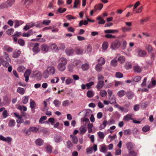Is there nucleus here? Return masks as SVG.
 <instances>
[{
  "label": "nucleus",
  "mask_w": 156,
  "mask_h": 156,
  "mask_svg": "<svg viewBox=\"0 0 156 156\" xmlns=\"http://www.w3.org/2000/svg\"><path fill=\"white\" fill-rule=\"evenodd\" d=\"M73 80L72 79L68 78L66 80V84L68 85L73 82Z\"/></svg>",
  "instance_id": "nucleus-59"
},
{
  "label": "nucleus",
  "mask_w": 156,
  "mask_h": 156,
  "mask_svg": "<svg viewBox=\"0 0 156 156\" xmlns=\"http://www.w3.org/2000/svg\"><path fill=\"white\" fill-rule=\"evenodd\" d=\"M121 41L119 39H116L114 41L112 42L111 45V48L113 49H115L119 48L121 46Z\"/></svg>",
  "instance_id": "nucleus-2"
},
{
  "label": "nucleus",
  "mask_w": 156,
  "mask_h": 156,
  "mask_svg": "<svg viewBox=\"0 0 156 156\" xmlns=\"http://www.w3.org/2000/svg\"><path fill=\"white\" fill-rule=\"evenodd\" d=\"M51 23V20H44L42 22V24L45 25H48Z\"/></svg>",
  "instance_id": "nucleus-60"
},
{
  "label": "nucleus",
  "mask_w": 156,
  "mask_h": 156,
  "mask_svg": "<svg viewBox=\"0 0 156 156\" xmlns=\"http://www.w3.org/2000/svg\"><path fill=\"white\" fill-rule=\"evenodd\" d=\"M94 84V83L93 82H90L89 83H88L86 84V86L87 87V89H89L91 88V86Z\"/></svg>",
  "instance_id": "nucleus-54"
},
{
  "label": "nucleus",
  "mask_w": 156,
  "mask_h": 156,
  "mask_svg": "<svg viewBox=\"0 0 156 156\" xmlns=\"http://www.w3.org/2000/svg\"><path fill=\"white\" fill-rule=\"evenodd\" d=\"M142 10V6L140 7L137 9H135V12H133L135 13H140Z\"/></svg>",
  "instance_id": "nucleus-63"
},
{
  "label": "nucleus",
  "mask_w": 156,
  "mask_h": 156,
  "mask_svg": "<svg viewBox=\"0 0 156 156\" xmlns=\"http://www.w3.org/2000/svg\"><path fill=\"white\" fill-rule=\"evenodd\" d=\"M0 140L4 141L7 142L8 143H10L12 140V139L9 137L5 138L2 135L0 136Z\"/></svg>",
  "instance_id": "nucleus-7"
},
{
  "label": "nucleus",
  "mask_w": 156,
  "mask_h": 156,
  "mask_svg": "<svg viewBox=\"0 0 156 156\" xmlns=\"http://www.w3.org/2000/svg\"><path fill=\"white\" fill-rule=\"evenodd\" d=\"M133 94L131 91H128L126 93V96L129 99H132L133 96Z\"/></svg>",
  "instance_id": "nucleus-32"
},
{
  "label": "nucleus",
  "mask_w": 156,
  "mask_h": 156,
  "mask_svg": "<svg viewBox=\"0 0 156 156\" xmlns=\"http://www.w3.org/2000/svg\"><path fill=\"white\" fill-rule=\"evenodd\" d=\"M129 155L131 156H136L137 152L134 151L133 149L129 151Z\"/></svg>",
  "instance_id": "nucleus-43"
},
{
  "label": "nucleus",
  "mask_w": 156,
  "mask_h": 156,
  "mask_svg": "<svg viewBox=\"0 0 156 156\" xmlns=\"http://www.w3.org/2000/svg\"><path fill=\"white\" fill-rule=\"evenodd\" d=\"M29 130L30 132L35 133L38 130V129L35 127H31L29 128Z\"/></svg>",
  "instance_id": "nucleus-40"
},
{
  "label": "nucleus",
  "mask_w": 156,
  "mask_h": 156,
  "mask_svg": "<svg viewBox=\"0 0 156 156\" xmlns=\"http://www.w3.org/2000/svg\"><path fill=\"white\" fill-rule=\"evenodd\" d=\"M35 143L37 145L41 146L43 144L44 142L42 139L38 138L35 140Z\"/></svg>",
  "instance_id": "nucleus-21"
},
{
  "label": "nucleus",
  "mask_w": 156,
  "mask_h": 156,
  "mask_svg": "<svg viewBox=\"0 0 156 156\" xmlns=\"http://www.w3.org/2000/svg\"><path fill=\"white\" fill-rule=\"evenodd\" d=\"M121 42H122V44H121L120 46L121 48L123 49L125 48L126 46V42L123 39H122Z\"/></svg>",
  "instance_id": "nucleus-36"
},
{
  "label": "nucleus",
  "mask_w": 156,
  "mask_h": 156,
  "mask_svg": "<svg viewBox=\"0 0 156 156\" xmlns=\"http://www.w3.org/2000/svg\"><path fill=\"white\" fill-rule=\"evenodd\" d=\"M102 65L99 64L95 66V69L98 72H100L102 69Z\"/></svg>",
  "instance_id": "nucleus-41"
},
{
  "label": "nucleus",
  "mask_w": 156,
  "mask_h": 156,
  "mask_svg": "<svg viewBox=\"0 0 156 156\" xmlns=\"http://www.w3.org/2000/svg\"><path fill=\"white\" fill-rule=\"evenodd\" d=\"M43 103L44 105V108H43V110L44 111L46 109L48 110V108L47 107V105L48 104H50V102L49 100L48 99H47L46 100L44 101Z\"/></svg>",
  "instance_id": "nucleus-22"
},
{
  "label": "nucleus",
  "mask_w": 156,
  "mask_h": 156,
  "mask_svg": "<svg viewBox=\"0 0 156 156\" xmlns=\"http://www.w3.org/2000/svg\"><path fill=\"white\" fill-rule=\"evenodd\" d=\"M75 52L76 54L80 55L82 54L83 52V50L79 48H77L75 49Z\"/></svg>",
  "instance_id": "nucleus-37"
},
{
  "label": "nucleus",
  "mask_w": 156,
  "mask_h": 156,
  "mask_svg": "<svg viewBox=\"0 0 156 156\" xmlns=\"http://www.w3.org/2000/svg\"><path fill=\"white\" fill-rule=\"evenodd\" d=\"M39 44L37 43L34 44L32 50L34 52L36 53H38L40 51V49L39 47Z\"/></svg>",
  "instance_id": "nucleus-6"
},
{
  "label": "nucleus",
  "mask_w": 156,
  "mask_h": 156,
  "mask_svg": "<svg viewBox=\"0 0 156 156\" xmlns=\"http://www.w3.org/2000/svg\"><path fill=\"white\" fill-rule=\"evenodd\" d=\"M150 129V126L147 125H146L142 128V130L143 132H146L149 131Z\"/></svg>",
  "instance_id": "nucleus-46"
},
{
  "label": "nucleus",
  "mask_w": 156,
  "mask_h": 156,
  "mask_svg": "<svg viewBox=\"0 0 156 156\" xmlns=\"http://www.w3.org/2000/svg\"><path fill=\"white\" fill-rule=\"evenodd\" d=\"M108 122L107 120L106 119L104 120L102 124H101L100 127L99 129L100 130H102L104 129L108 124Z\"/></svg>",
  "instance_id": "nucleus-19"
},
{
  "label": "nucleus",
  "mask_w": 156,
  "mask_h": 156,
  "mask_svg": "<svg viewBox=\"0 0 156 156\" xmlns=\"http://www.w3.org/2000/svg\"><path fill=\"white\" fill-rule=\"evenodd\" d=\"M30 108L32 109H34L36 106V102L31 99L30 100Z\"/></svg>",
  "instance_id": "nucleus-17"
},
{
  "label": "nucleus",
  "mask_w": 156,
  "mask_h": 156,
  "mask_svg": "<svg viewBox=\"0 0 156 156\" xmlns=\"http://www.w3.org/2000/svg\"><path fill=\"white\" fill-rule=\"evenodd\" d=\"M133 70L134 72L140 73L142 70V68L138 65H136L133 66Z\"/></svg>",
  "instance_id": "nucleus-23"
},
{
  "label": "nucleus",
  "mask_w": 156,
  "mask_h": 156,
  "mask_svg": "<svg viewBox=\"0 0 156 156\" xmlns=\"http://www.w3.org/2000/svg\"><path fill=\"white\" fill-rule=\"evenodd\" d=\"M61 102L58 100H55L53 101V103L56 106H59Z\"/></svg>",
  "instance_id": "nucleus-64"
},
{
  "label": "nucleus",
  "mask_w": 156,
  "mask_h": 156,
  "mask_svg": "<svg viewBox=\"0 0 156 156\" xmlns=\"http://www.w3.org/2000/svg\"><path fill=\"white\" fill-rule=\"evenodd\" d=\"M51 49L55 51H56L58 49V47L56 44H53L50 45Z\"/></svg>",
  "instance_id": "nucleus-57"
},
{
  "label": "nucleus",
  "mask_w": 156,
  "mask_h": 156,
  "mask_svg": "<svg viewBox=\"0 0 156 156\" xmlns=\"http://www.w3.org/2000/svg\"><path fill=\"white\" fill-rule=\"evenodd\" d=\"M118 61L121 64L123 63L125 61V58L123 56H120L118 58Z\"/></svg>",
  "instance_id": "nucleus-51"
},
{
  "label": "nucleus",
  "mask_w": 156,
  "mask_h": 156,
  "mask_svg": "<svg viewBox=\"0 0 156 156\" xmlns=\"http://www.w3.org/2000/svg\"><path fill=\"white\" fill-rule=\"evenodd\" d=\"M3 49L8 52H10L13 51V48L9 46L6 45L3 48Z\"/></svg>",
  "instance_id": "nucleus-26"
},
{
  "label": "nucleus",
  "mask_w": 156,
  "mask_h": 156,
  "mask_svg": "<svg viewBox=\"0 0 156 156\" xmlns=\"http://www.w3.org/2000/svg\"><path fill=\"white\" fill-rule=\"evenodd\" d=\"M4 56L6 60L9 62H11V60L10 59L8 54L5 52L4 53Z\"/></svg>",
  "instance_id": "nucleus-55"
},
{
  "label": "nucleus",
  "mask_w": 156,
  "mask_h": 156,
  "mask_svg": "<svg viewBox=\"0 0 156 156\" xmlns=\"http://www.w3.org/2000/svg\"><path fill=\"white\" fill-rule=\"evenodd\" d=\"M89 65L87 63L84 64L81 66L82 69L84 71L87 70L89 69Z\"/></svg>",
  "instance_id": "nucleus-39"
},
{
  "label": "nucleus",
  "mask_w": 156,
  "mask_h": 156,
  "mask_svg": "<svg viewBox=\"0 0 156 156\" xmlns=\"http://www.w3.org/2000/svg\"><path fill=\"white\" fill-rule=\"evenodd\" d=\"M18 43L20 45L22 46H24L25 44L24 40L21 39L18 40Z\"/></svg>",
  "instance_id": "nucleus-62"
},
{
  "label": "nucleus",
  "mask_w": 156,
  "mask_h": 156,
  "mask_svg": "<svg viewBox=\"0 0 156 156\" xmlns=\"http://www.w3.org/2000/svg\"><path fill=\"white\" fill-rule=\"evenodd\" d=\"M97 20H99L98 23L99 24H104L105 22V20L103 19L100 16H98Z\"/></svg>",
  "instance_id": "nucleus-35"
},
{
  "label": "nucleus",
  "mask_w": 156,
  "mask_h": 156,
  "mask_svg": "<svg viewBox=\"0 0 156 156\" xmlns=\"http://www.w3.org/2000/svg\"><path fill=\"white\" fill-rule=\"evenodd\" d=\"M97 134L101 139H103L104 138L105 135L103 132H98Z\"/></svg>",
  "instance_id": "nucleus-53"
},
{
  "label": "nucleus",
  "mask_w": 156,
  "mask_h": 156,
  "mask_svg": "<svg viewBox=\"0 0 156 156\" xmlns=\"http://www.w3.org/2000/svg\"><path fill=\"white\" fill-rule=\"evenodd\" d=\"M21 53V51L20 50L16 51L13 53V57L14 58H17L18 57Z\"/></svg>",
  "instance_id": "nucleus-29"
},
{
  "label": "nucleus",
  "mask_w": 156,
  "mask_h": 156,
  "mask_svg": "<svg viewBox=\"0 0 156 156\" xmlns=\"http://www.w3.org/2000/svg\"><path fill=\"white\" fill-rule=\"evenodd\" d=\"M105 85L104 82L103 81H98L96 86V87L98 90H100Z\"/></svg>",
  "instance_id": "nucleus-10"
},
{
  "label": "nucleus",
  "mask_w": 156,
  "mask_h": 156,
  "mask_svg": "<svg viewBox=\"0 0 156 156\" xmlns=\"http://www.w3.org/2000/svg\"><path fill=\"white\" fill-rule=\"evenodd\" d=\"M15 122L13 119H11L9 120V126L10 127L13 126L15 124Z\"/></svg>",
  "instance_id": "nucleus-52"
},
{
  "label": "nucleus",
  "mask_w": 156,
  "mask_h": 156,
  "mask_svg": "<svg viewBox=\"0 0 156 156\" xmlns=\"http://www.w3.org/2000/svg\"><path fill=\"white\" fill-rule=\"evenodd\" d=\"M108 46V43L107 41L104 42L102 45V49L104 50H106Z\"/></svg>",
  "instance_id": "nucleus-31"
},
{
  "label": "nucleus",
  "mask_w": 156,
  "mask_h": 156,
  "mask_svg": "<svg viewBox=\"0 0 156 156\" xmlns=\"http://www.w3.org/2000/svg\"><path fill=\"white\" fill-rule=\"evenodd\" d=\"M147 54L146 51L143 50H140L138 52V55L140 57H145Z\"/></svg>",
  "instance_id": "nucleus-16"
},
{
  "label": "nucleus",
  "mask_w": 156,
  "mask_h": 156,
  "mask_svg": "<svg viewBox=\"0 0 156 156\" xmlns=\"http://www.w3.org/2000/svg\"><path fill=\"white\" fill-rule=\"evenodd\" d=\"M46 149L48 152L51 153L52 152V147L51 146L49 145H47L46 147Z\"/></svg>",
  "instance_id": "nucleus-48"
},
{
  "label": "nucleus",
  "mask_w": 156,
  "mask_h": 156,
  "mask_svg": "<svg viewBox=\"0 0 156 156\" xmlns=\"http://www.w3.org/2000/svg\"><path fill=\"white\" fill-rule=\"evenodd\" d=\"M14 30L13 29H10L6 31V34L9 35H11L13 33Z\"/></svg>",
  "instance_id": "nucleus-56"
},
{
  "label": "nucleus",
  "mask_w": 156,
  "mask_h": 156,
  "mask_svg": "<svg viewBox=\"0 0 156 156\" xmlns=\"http://www.w3.org/2000/svg\"><path fill=\"white\" fill-rule=\"evenodd\" d=\"M131 63L130 62H127L126 63L125 67L126 69H129L132 68Z\"/></svg>",
  "instance_id": "nucleus-45"
},
{
  "label": "nucleus",
  "mask_w": 156,
  "mask_h": 156,
  "mask_svg": "<svg viewBox=\"0 0 156 156\" xmlns=\"http://www.w3.org/2000/svg\"><path fill=\"white\" fill-rule=\"evenodd\" d=\"M98 61L99 64H101V65H104L105 62V59L102 57L100 58Z\"/></svg>",
  "instance_id": "nucleus-44"
},
{
  "label": "nucleus",
  "mask_w": 156,
  "mask_h": 156,
  "mask_svg": "<svg viewBox=\"0 0 156 156\" xmlns=\"http://www.w3.org/2000/svg\"><path fill=\"white\" fill-rule=\"evenodd\" d=\"M35 24L33 22H30L29 23H27L24 27L23 29L25 30H27L29 29L30 28H31L35 26Z\"/></svg>",
  "instance_id": "nucleus-12"
},
{
  "label": "nucleus",
  "mask_w": 156,
  "mask_h": 156,
  "mask_svg": "<svg viewBox=\"0 0 156 156\" xmlns=\"http://www.w3.org/2000/svg\"><path fill=\"white\" fill-rule=\"evenodd\" d=\"M93 124L92 123H89L87 125V128L88 130V132L91 133L92 132V128L93 126Z\"/></svg>",
  "instance_id": "nucleus-49"
},
{
  "label": "nucleus",
  "mask_w": 156,
  "mask_h": 156,
  "mask_svg": "<svg viewBox=\"0 0 156 156\" xmlns=\"http://www.w3.org/2000/svg\"><path fill=\"white\" fill-rule=\"evenodd\" d=\"M60 63L57 66L58 69L60 71H63L66 69V65L67 63V60L64 58H61L59 59Z\"/></svg>",
  "instance_id": "nucleus-1"
},
{
  "label": "nucleus",
  "mask_w": 156,
  "mask_h": 156,
  "mask_svg": "<svg viewBox=\"0 0 156 156\" xmlns=\"http://www.w3.org/2000/svg\"><path fill=\"white\" fill-rule=\"evenodd\" d=\"M122 31L123 32H125L127 31H129L131 30V28H128L126 27H123L122 28Z\"/></svg>",
  "instance_id": "nucleus-61"
},
{
  "label": "nucleus",
  "mask_w": 156,
  "mask_h": 156,
  "mask_svg": "<svg viewBox=\"0 0 156 156\" xmlns=\"http://www.w3.org/2000/svg\"><path fill=\"white\" fill-rule=\"evenodd\" d=\"M66 53L69 55H72L73 53V50L71 48L67 49L66 51Z\"/></svg>",
  "instance_id": "nucleus-38"
},
{
  "label": "nucleus",
  "mask_w": 156,
  "mask_h": 156,
  "mask_svg": "<svg viewBox=\"0 0 156 156\" xmlns=\"http://www.w3.org/2000/svg\"><path fill=\"white\" fill-rule=\"evenodd\" d=\"M31 73V71L30 69H27L26 71L24 76L25 78V81L27 82L29 80V76H30Z\"/></svg>",
  "instance_id": "nucleus-8"
},
{
  "label": "nucleus",
  "mask_w": 156,
  "mask_h": 156,
  "mask_svg": "<svg viewBox=\"0 0 156 156\" xmlns=\"http://www.w3.org/2000/svg\"><path fill=\"white\" fill-rule=\"evenodd\" d=\"M100 151L101 152L105 153L107 151L106 146L105 144L101 145Z\"/></svg>",
  "instance_id": "nucleus-27"
},
{
  "label": "nucleus",
  "mask_w": 156,
  "mask_h": 156,
  "mask_svg": "<svg viewBox=\"0 0 156 156\" xmlns=\"http://www.w3.org/2000/svg\"><path fill=\"white\" fill-rule=\"evenodd\" d=\"M99 93L100 96L102 97H105L107 95V92L104 90H101Z\"/></svg>",
  "instance_id": "nucleus-33"
},
{
  "label": "nucleus",
  "mask_w": 156,
  "mask_h": 156,
  "mask_svg": "<svg viewBox=\"0 0 156 156\" xmlns=\"http://www.w3.org/2000/svg\"><path fill=\"white\" fill-rule=\"evenodd\" d=\"M26 68L23 66H20L17 68V71L19 72H23L25 70Z\"/></svg>",
  "instance_id": "nucleus-58"
},
{
  "label": "nucleus",
  "mask_w": 156,
  "mask_h": 156,
  "mask_svg": "<svg viewBox=\"0 0 156 156\" xmlns=\"http://www.w3.org/2000/svg\"><path fill=\"white\" fill-rule=\"evenodd\" d=\"M123 119L125 121H129L130 120H133V114H128L125 116Z\"/></svg>",
  "instance_id": "nucleus-13"
},
{
  "label": "nucleus",
  "mask_w": 156,
  "mask_h": 156,
  "mask_svg": "<svg viewBox=\"0 0 156 156\" xmlns=\"http://www.w3.org/2000/svg\"><path fill=\"white\" fill-rule=\"evenodd\" d=\"M17 108L21 111L22 110L24 111H26L27 110V108L26 106H21L20 105H19L17 107Z\"/></svg>",
  "instance_id": "nucleus-50"
},
{
  "label": "nucleus",
  "mask_w": 156,
  "mask_h": 156,
  "mask_svg": "<svg viewBox=\"0 0 156 156\" xmlns=\"http://www.w3.org/2000/svg\"><path fill=\"white\" fill-rule=\"evenodd\" d=\"M41 52L43 53H45L48 52L49 49V47L45 44H43L41 46Z\"/></svg>",
  "instance_id": "nucleus-5"
},
{
  "label": "nucleus",
  "mask_w": 156,
  "mask_h": 156,
  "mask_svg": "<svg viewBox=\"0 0 156 156\" xmlns=\"http://www.w3.org/2000/svg\"><path fill=\"white\" fill-rule=\"evenodd\" d=\"M80 1L79 0H75L73 8L76 9L77 8L78 5L80 3Z\"/></svg>",
  "instance_id": "nucleus-47"
},
{
  "label": "nucleus",
  "mask_w": 156,
  "mask_h": 156,
  "mask_svg": "<svg viewBox=\"0 0 156 156\" xmlns=\"http://www.w3.org/2000/svg\"><path fill=\"white\" fill-rule=\"evenodd\" d=\"M156 85V80L154 78H152L151 80V83H150L147 86L149 89L151 88Z\"/></svg>",
  "instance_id": "nucleus-9"
},
{
  "label": "nucleus",
  "mask_w": 156,
  "mask_h": 156,
  "mask_svg": "<svg viewBox=\"0 0 156 156\" xmlns=\"http://www.w3.org/2000/svg\"><path fill=\"white\" fill-rule=\"evenodd\" d=\"M111 66L113 67H115L116 66L117 64V61L116 59H114L112 60L111 62Z\"/></svg>",
  "instance_id": "nucleus-30"
},
{
  "label": "nucleus",
  "mask_w": 156,
  "mask_h": 156,
  "mask_svg": "<svg viewBox=\"0 0 156 156\" xmlns=\"http://www.w3.org/2000/svg\"><path fill=\"white\" fill-rule=\"evenodd\" d=\"M70 137L71 138V140L73 143L75 144H76L78 142V139L77 136L74 135H70Z\"/></svg>",
  "instance_id": "nucleus-14"
},
{
  "label": "nucleus",
  "mask_w": 156,
  "mask_h": 156,
  "mask_svg": "<svg viewBox=\"0 0 156 156\" xmlns=\"http://www.w3.org/2000/svg\"><path fill=\"white\" fill-rule=\"evenodd\" d=\"M29 98V97L28 96H25L22 98V102L23 104H27Z\"/></svg>",
  "instance_id": "nucleus-18"
},
{
  "label": "nucleus",
  "mask_w": 156,
  "mask_h": 156,
  "mask_svg": "<svg viewBox=\"0 0 156 156\" xmlns=\"http://www.w3.org/2000/svg\"><path fill=\"white\" fill-rule=\"evenodd\" d=\"M94 95V92L92 90H88L87 93V96L89 98L93 97Z\"/></svg>",
  "instance_id": "nucleus-28"
},
{
  "label": "nucleus",
  "mask_w": 156,
  "mask_h": 156,
  "mask_svg": "<svg viewBox=\"0 0 156 156\" xmlns=\"http://www.w3.org/2000/svg\"><path fill=\"white\" fill-rule=\"evenodd\" d=\"M79 130L80 131V133L82 134L85 133L87 131L86 127L84 126H81Z\"/></svg>",
  "instance_id": "nucleus-34"
},
{
  "label": "nucleus",
  "mask_w": 156,
  "mask_h": 156,
  "mask_svg": "<svg viewBox=\"0 0 156 156\" xmlns=\"http://www.w3.org/2000/svg\"><path fill=\"white\" fill-rule=\"evenodd\" d=\"M17 92L20 94L23 95L25 93V90L23 88L18 87L17 90Z\"/></svg>",
  "instance_id": "nucleus-24"
},
{
  "label": "nucleus",
  "mask_w": 156,
  "mask_h": 156,
  "mask_svg": "<svg viewBox=\"0 0 156 156\" xmlns=\"http://www.w3.org/2000/svg\"><path fill=\"white\" fill-rule=\"evenodd\" d=\"M127 148L128 149V151L130 150L133 149L134 145L131 142L127 143L126 144Z\"/></svg>",
  "instance_id": "nucleus-20"
},
{
  "label": "nucleus",
  "mask_w": 156,
  "mask_h": 156,
  "mask_svg": "<svg viewBox=\"0 0 156 156\" xmlns=\"http://www.w3.org/2000/svg\"><path fill=\"white\" fill-rule=\"evenodd\" d=\"M55 72V69L54 67L49 66L48 67L47 69L44 71V74L46 75L49 74H54Z\"/></svg>",
  "instance_id": "nucleus-3"
},
{
  "label": "nucleus",
  "mask_w": 156,
  "mask_h": 156,
  "mask_svg": "<svg viewBox=\"0 0 156 156\" xmlns=\"http://www.w3.org/2000/svg\"><path fill=\"white\" fill-rule=\"evenodd\" d=\"M126 94V91L122 90L118 91L117 93V95L119 97L121 98L125 95Z\"/></svg>",
  "instance_id": "nucleus-25"
},
{
  "label": "nucleus",
  "mask_w": 156,
  "mask_h": 156,
  "mask_svg": "<svg viewBox=\"0 0 156 156\" xmlns=\"http://www.w3.org/2000/svg\"><path fill=\"white\" fill-rule=\"evenodd\" d=\"M97 149V145L94 144L93 146L89 147L86 149V152L87 154H91L92 153L93 151L94 152H96Z\"/></svg>",
  "instance_id": "nucleus-4"
},
{
  "label": "nucleus",
  "mask_w": 156,
  "mask_h": 156,
  "mask_svg": "<svg viewBox=\"0 0 156 156\" xmlns=\"http://www.w3.org/2000/svg\"><path fill=\"white\" fill-rule=\"evenodd\" d=\"M88 23L87 20H84V21L82 20L80 21L79 23V26L81 27L83 25H87Z\"/></svg>",
  "instance_id": "nucleus-42"
},
{
  "label": "nucleus",
  "mask_w": 156,
  "mask_h": 156,
  "mask_svg": "<svg viewBox=\"0 0 156 156\" xmlns=\"http://www.w3.org/2000/svg\"><path fill=\"white\" fill-rule=\"evenodd\" d=\"M103 5L102 3L96 4L94 6V11L96 12L97 10H101L103 7Z\"/></svg>",
  "instance_id": "nucleus-11"
},
{
  "label": "nucleus",
  "mask_w": 156,
  "mask_h": 156,
  "mask_svg": "<svg viewBox=\"0 0 156 156\" xmlns=\"http://www.w3.org/2000/svg\"><path fill=\"white\" fill-rule=\"evenodd\" d=\"M145 48L149 53H151L153 51V50L152 47L149 44H146Z\"/></svg>",
  "instance_id": "nucleus-15"
}]
</instances>
